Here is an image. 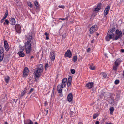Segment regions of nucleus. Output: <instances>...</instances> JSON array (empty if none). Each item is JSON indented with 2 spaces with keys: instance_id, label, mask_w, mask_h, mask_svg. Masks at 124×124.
<instances>
[{
  "instance_id": "obj_9",
  "label": "nucleus",
  "mask_w": 124,
  "mask_h": 124,
  "mask_svg": "<svg viewBox=\"0 0 124 124\" xmlns=\"http://www.w3.org/2000/svg\"><path fill=\"white\" fill-rule=\"evenodd\" d=\"M4 47L6 50L7 51H8L9 49V46L6 40H4Z\"/></svg>"
},
{
  "instance_id": "obj_31",
  "label": "nucleus",
  "mask_w": 124,
  "mask_h": 124,
  "mask_svg": "<svg viewBox=\"0 0 124 124\" xmlns=\"http://www.w3.org/2000/svg\"><path fill=\"white\" fill-rule=\"evenodd\" d=\"M77 57L76 56H75L73 57L74 62H75L77 60Z\"/></svg>"
},
{
  "instance_id": "obj_34",
  "label": "nucleus",
  "mask_w": 124,
  "mask_h": 124,
  "mask_svg": "<svg viewBox=\"0 0 124 124\" xmlns=\"http://www.w3.org/2000/svg\"><path fill=\"white\" fill-rule=\"evenodd\" d=\"M34 90V89L33 88H31L30 90L27 93L28 94H29L31 93Z\"/></svg>"
},
{
  "instance_id": "obj_58",
  "label": "nucleus",
  "mask_w": 124,
  "mask_h": 124,
  "mask_svg": "<svg viewBox=\"0 0 124 124\" xmlns=\"http://www.w3.org/2000/svg\"><path fill=\"white\" fill-rule=\"evenodd\" d=\"M99 122L98 121H96L95 123V124H99Z\"/></svg>"
},
{
  "instance_id": "obj_25",
  "label": "nucleus",
  "mask_w": 124,
  "mask_h": 124,
  "mask_svg": "<svg viewBox=\"0 0 124 124\" xmlns=\"http://www.w3.org/2000/svg\"><path fill=\"white\" fill-rule=\"evenodd\" d=\"M24 90H23V92H21V95L22 96H23L24 94L26 93V89L25 88L24 89Z\"/></svg>"
},
{
  "instance_id": "obj_44",
  "label": "nucleus",
  "mask_w": 124,
  "mask_h": 124,
  "mask_svg": "<svg viewBox=\"0 0 124 124\" xmlns=\"http://www.w3.org/2000/svg\"><path fill=\"white\" fill-rule=\"evenodd\" d=\"M59 7L60 8H62L63 9H64L65 8L64 6L63 5L59 6Z\"/></svg>"
},
{
  "instance_id": "obj_26",
  "label": "nucleus",
  "mask_w": 124,
  "mask_h": 124,
  "mask_svg": "<svg viewBox=\"0 0 124 124\" xmlns=\"http://www.w3.org/2000/svg\"><path fill=\"white\" fill-rule=\"evenodd\" d=\"M115 28L114 27L113 28L111 29H110L108 31L109 32H111V33H113V32H114L115 31Z\"/></svg>"
},
{
  "instance_id": "obj_18",
  "label": "nucleus",
  "mask_w": 124,
  "mask_h": 124,
  "mask_svg": "<svg viewBox=\"0 0 124 124\" xmlns=\"http://www.w3.org/2000/svg\"><path fill=\"white\" fill-rule=\"evenodd\" d=\"M24 123L25 124H33V122L29 119L26 120L24 121Z\"/></svg>"
},
{
  "instance_id": "obj_62",
  "label": "nucleus",
  "mask_w": 124,
  "mask_h": 124,
  "mask_svg": "<svg viewBox=\"0 0 124 124\" xmlns=\"http://www.w3.org/2000/svg\"><path fill=\"white\" fill-rule=\"evenodd\" d=\"M4 124H8L7 122V121H6L4 123Z\"/></svg>"
},
{
  "instance_id": "obj_56",
  "label": "nucleus",
  "mask_w": 124,
  "mask_h": 124,
  "mask_svg": "<svg viewBox=\"0 0 124 124\" xmlns=\"http://www.w3.org/2000/svg\"><path fill=\"white\" fill-rule=\"evenodd\" d=\"M121 52L122 53L124 52V49H122L121 50Z\"/></svg>"
},
{
  "instance_id": "obj_38",
  "label": "nucleus",
  "mask_w": 124,
  "mask_h": 124,
  "mask_svg": "<svg viewBox=\"0 0 124 124\" xmlns=\"http://www.w3.org/2000/svg\"><path fill=\"white\" fill-rule=\"evenodd\" d=\"M28 73H27V72H23V74L24 76V77H26L28 75Z\"/></svg>"
},
{
  "instance_id": "obj_39",
  "label": "nucleus",
  "mask_w": 124,
  "mask_h": 124,
  "mask_svg": "<svg viewBox=\"0 0 124 124\" xmlns=\"http://www.w3.org/2000/svg\"><path fill=\"white\" fill-rule=\"evenodd\" d=\"M90 68L91 70H93L95 69V67L94 66H90Z\"/></svg>"
},
{
  "instance_id": "obj_46",
  "label": "nucleus",
  "mask_w": 124,
  "mask_h": 124,
  "mask_svg": "<svg viewBox=\"0 0 124 124\" xmlns=\"http://www.w3.org/2000/svg\"><path fill=\"white\" fill-rule=\"evenodd\" d=\"M67 78H64L62 80V81L63 82H67Z\"/></svg>"
},
{
  "instance_id": "obj_32",
  "label": "nucleus",
  "mask_w": 124,
  "mask_h": 124,
  "mask_svg": "<svg viewBox=\"0 0 124 124\" xmlns=\"http://www.w3.org/2000/svg\"><path fill=\"white\" fill-rule=\"evenodd\" d=\"M28 72L29 70L28 68L27 67H25L24 70V72L28 73Z\"/></svg>"
},
{
  "instance_id": "obj_45",
  "label": "nucleus",
  "mask_w": 124,
  "mask_h": 124,
  "mask_svg": "<svg viewBox=\"0 0 124 124\" xmlns=\"http://www.w3.org/2000/svg\"><path fill=\"white\" fill-rule=\"evenodd\" d=\"M120 38V37H119V36H115V40H117L118 38Z\"/></svg>"
},
{
  "instance_id": "obj_51",
  "label": "nucleus",
  "mask_w": 124,
  "mask_h": 124,
  "mask_svg": "<svg viewBox=\"0 0 124 124\" xmlns=\"http://www.w3.org/2000/svg\"><path fill=\"white\" fill-rule=\"evenodd\" d=\"M49 36H47L46 37L45 39L46 40H48L49 39Z\"/></svg>"
},
{
  "instance_id": "obj_27",
  "label": "nucleus",
  "mask_w": 124,
  "mask_h": 124,
  "mask_svg": "<svg viewBox=\"0 0 124 124\" xmlns=\"http://www.w3.org/2000/svg\"><path fill=\"white\" fill-rule=\"evenodd\" d=\"M109 110L110 111V114H112L113 112L114 111V109L113 107H111Z\"/></svg>"
},
{
  "instance_id": "obj_22",
  "label": "nucleus",
  "mask_w": 124,
  "mask_h": 124,
  "mask_svg": "<svg viewBox=\"0 0 124 124\" xmlns=\"http://www.w3.org/2000/svg\"><path fill=\"white\" fill-rule=\"evenodd\" d=\"M4 80L6 83H8L9 82L10 78L8 76H7L5 78Z\"/></svg>"
},
{
  "instance_id": "obj_3",
  "label": "nucleus",
  "mask_w": 124,
  "mask_h": 124,
  "mask_svg": "<svg viewBox=\"0 0 124 124\" xmlns=\"http://www.w3.org/2000/svg\"><path fill=\"white\" fill-rule=\"evenodd\" d=\"M114 37V33L109 32L108 31L107 36L105 37V39L106 41H108Z\"/></svg>"
},
{
  "instance_id": "obj_12",
  "label": "nucleus",
  "mask_w": 124,
  "mask_h": 124,
  "mask_svg": "<svg viewBox=\"0 0 124 124\" xmlns=\"http://www.w3.org/2000/svg\"><path fill=\"white\" fill-rule=\"evenodd\" d=\"M121 61L120 59L119 58L118 59L115 61L114 64L115 65L118 66L120 64Z\"/></svg>"
},
{
  "instance_id": "obj_57",
  "label": "nucleus",
  "mask_w": 124,
  "mask_h": 124,
  "mask_svg": "<svg viewBox=\"0 0 124 124\" xmlns=\"http://www.w3.org/2000/svg\"><path fill=\"white\" fill-rule=\"evenodd\" d=\"M38 78V77H35V80L36 81H38V79L37 78Z\"/></svg>"
},
{
  "instance_id": "obj_59",
  "label": "nucleus",
  "mask_w": 124,
  "mask_h": 124,
  "mask_svg": "<svg viewBox=\"0 0 124 124\" xmlns=\"http://www.w3.org/2000/svg\"><path fill=\"white\" fill-rule=\"evenodd\" d=\"M48 110H46V115H47L48 114Z\"/></svg>"
},
{
  "instance_id": "obj_28",
  "label": "nucleus",
  "mask_w": 124,
  "mask_h": 124,
  "mask_svg": "<svg viewBox=\"0 0 124 124\" xmlns=\"http://www.w3.org/2000/svg\"><path fill=\"white\" fill-rule=\"evenodd\" d=\"M9 21L8 20L6 19L5 20V22H4L3 24H6L7 25H8L9 24Z\"/></svg>"
},
{
  "instance_id": "obj_37",
  "label": "nucleus",
  "mask_w": 124,
  "mask_h": 124,
  "mask_svg": "<svg viewBox=\"0 0 124 124\" xmlns=\"http://www.w3.org/2000/svg\"><path fill=\"white\" fill-rule=\"evenodd\" d=\"M4 55H0V62L2 60L4 57Z\"/></svg>"
},
{
  "instance_id": "obj_61",
  "label": "nucleus",
  "mask_w": 124,
  "mask_h": 124,
  "mask_svg": "<svg viewBox=\"0 0 124 124\" xmlns=\"http://www.w3.org/2000/svg\"><path fill=\"white\" fill-rule=\"evenodd\" d=\"M62 83L67 84V82H64V81L63 82L62 81Z\"/></svg>"
},
{
  "instance_id": "obj_16",
  "label": "nucleus",
  "mask_w": 124,
  "mask_h": 124,
  "mask_svg": "<svg viewBox=\"0 0 124 124\" xmlns=\"http://www.w3.org/2000/svg\"><path fill=\"white\" fill-rule=\"evenodd\" d=\"M94 85V83L93 82H89L87 84L86 86L88 89H90Z\"/></svg>"
},
{
  "instance_id": "obj_52",
  "label": "nucleus",
  "mask_w": 124,
  "mask_h": 124,
  "mask_svg": "<svg viewBox=\"0 0 124 124\" xmlns=\"http://www.w3.org/2000/svg\"><path fill=\"white\" fill-rule=\"evenodd\" d=\"M91 50V49L90 48H88L87 49V52H89V51H90Z\"/></svg>"
},
{
  "instance_id": "obj_10",
  "label": "nucleus",
  "mask_w": 124,
  "mask_h": 124,
  "mask_svg": "<svg viewBox=\"0 0 124 124\" xmlns=\"http://www.w3.org/2000/svg\"><path fill=\"white\" fill-rule=\"evenodd\" d=\"M70 50H68L65 54V56L67 57L70 58L72 56Z\"/></svg>"
},
{
  "instance_id": "obj_20",
  "label": "nucleus",
  "mask_w": 124,
  "mask_h": 124,
  "mask_svg": "<svg viewBox=\"0 0 124 124\" xmlns=\"http://www.w3.org/2000/svg\"><path fill=\"white\" fill-rule=\"evenodd\" d=\"M108 101L109 103H112L114 101V97H113L111 96L108 99Z\"/></svg>"
},
{
  "instance_id": "obj_43",
  "label": "nucleus",
  "mask_w": 124,
  "mask_h": 124,
  "mask_svg": "<svg viewBox=\"0 0 124 124\" xmlns=\"http://www.w3.org/2000/svg\"><path fill=\"white\" fill-rule=\"evenodd\" d=\"M35 5L37 7L38 6V3L37 1H35Z\"/></svg>"
},
{
  "instance_id": "obj_47",
  "label": "nucleus",
  "mask_w": 124,
  "mask_h": 124,
  "mask_svg": "<svg viewBox=\"0 0 124 124\" xmlns=\"http://www.w3.org/2000/svg\"><path fill=\"white\" fill-rule=\"evenodd\" d=\"M119 98V96L117 95L116 96V97L115 98V99L117 100H118Z\"/></svg>"
},
{
  "instance_id": "obj_30",
  "label": "nucleus",
  "mask_w": 124,
  "mask_h": 124,
  "mask_svg": "<svg viewBox=\"0 0 124 124\" xmlns=\"http://www.w3.org/2000/svg\"><path fill=\"white\" fill-rule=\"evenodd\" d=\"M98 116V114H93V118L94 119H95Z\"/></svg>"
},
{
  "instance_id": "obj_24",
  "label": "nucleus",
  "mask_w": 124,
  "mask_h": 124,
  "mask_svg": "<svg viewBox=\"0 0 124 124\" xmlns=\"http://www.w3.org/2000/svg\"><path fill=\"white\" fill-rule=\"evenodd\" d=\"M118 67V66H116L115 65H114L113 67V70L115 71V73H116L117 71Z\"/></svg>"
},
{
  "instance_id": "obj_11",
  "label": "nucleus",
  "mask_w": 124,
  "mask_h": 124,
  "mask_svg": "<svg viewBox=\"0 0 124 124\" xmlns=\"http://www.w3.org/2000/svg\"><path fill=\"white\" fill-rule=\"evenodd\" d=\"M110 8V6L108 5L107 6L104 11V15L105 16L107 15L108 12Z\"/></svg>"
},
{
  "instance_id": "obj_17",
  "label": "nucleus",
  "mask_w": 124,
  "mask_h": 124,
  "mask_svg": "<svg viewBox=\"0 0 124 124\" xmlns=\"http://www.w3.org/2000/svg\"><path fill=\"white\" fill-rule=\"evenodd\" d=\"M115 32L119 37L121 38L122 36V32L121 31H119L118 29L116 30L115 31Z\"/></svg>"
},
{
  "instance_id": "obj_5",
  "label": "nucleus",
  "mask_w": 124,
  "mask_h": 124,
  "mask_svg": "<svg viewBox=\"0 0 124 124\" xmlns=\"http://www.w3.org/2000/svg\"><path fill=\"white\" fill-rule=\"evenodd\" d=\"M26 39L27 40V42L30 43L32 39L31 32H29L28 35L26 36Z\"/></svg>"
},
{
  "instance_id": "obj_7",
  "label": "nucleus",
  "mask_w": 124,
  "mask_h": 124,
  "mask_svg": "<svg viewBox=\"0 0 124 124\" xmlns=\"http://www.w3.org/2000/svg\"><path fill=\"white\" fill-rule=\"evenodd\" d=\"M55 54L54 51H52L50 52V54L49 56L50 59L52 60H54L55 59Z\"/></svg>"
},
{
  "instance_id": "obj_13",
  "label": "nucleus",
  "mask_w": 124,
  "mask_h": 124,
  "mask_svg": "<svg viewBox=\"0 0 124 124\" xmlns=\"http://www.w3.org/2000/svg\"><path fill=\"white\" fill-rule=\"evenodd\" d=\"M72 80V77L71 76H70L68 78L67 82V86L69 87L71 85V83Z\"/></svg>"
},
{
  "instance_id": "obj_60",
  "label": "nucleus",
  "mask_w": 124,
  "mask_h": 124,
  "mask_svg": "<svg viewBox=\"0 0 124 124\" xmlns=\"http://www.w3.org/2000/svg\"><path fill=\"white\" fill-rule=\"evenodd\" d=\"M94 41V39H93L91 41V43H93Z\"/></svg>"
},
{
  "instance_id": "obj_54",
  "label": "nucleus",
  "mask_w": 124,
  "mask_h": 124,
  "mask_svg": "<svg viewBox=\"0 0 124 124\" xmlns=\"http://www.w3.org/2000/svg\"><path fill=\"white\" fill-rule=\"evenodd\" d=\"M44 104V106H47V102H45Z\"/></svg>"
},
{
  "instance_id": "obj_8",
  "label": "nucleus",
  "mask_w": 124,
  "mask_h": 124,
  "mask_svg": "<svg viewBox=\"0 0 124 124\" xmlns=\"http://www.w3.org/2000/svg\"><path fill=\"white\" fill-rule=\"evenodd\" d=\"M21 51H19L18 53V54L19 55L20 57H24L25 55V54L23 51L24 50V48L22 47L21 48Z\"/></svg>"
},
{
  "instance_id": "obj_15",
  "label": "nucleus",
  "mask_w": 124,
  "mask_h": 124,
  "mask_svg": "<svg viewBox=\"0 0 124 124\" xmlns=\"http://www.w3.org/2000/svg\"><path fill=\"white\" fill-rule=\"evenodd\" d=\"M63 88L61 85H59L57 86V90L58 93H61L62 92V88Z\"/></svg>"
},
{
  "instance_id": "obj_36",
  "label": "nucleus",
  "mask_w": 124,
  "mask_h": 124,
  "mask_svg": "<svg viewBox=\"0 0 124 124\" xmlns=\"http://www.w3.org/2000/svg\"><path fill=\"white\" fill-rule=\"evenodd\" d=\"M101 4H99L97 6V7L99 9H101Z\"/></svg>"
},
{
  "instance_id": "obj_1",
  "label": "nucleus",
  "mask_w": 124,
  "mask_h": 124,
  "mask_svg": "<svg viewBox=\"0 0 124 124\" xmlns=\"http://www.w3.org/2000/svg\"><path fill=\"white\" fill-rule=\"evenodd\" d=\"M43 65L42 64L39 65L38 68L37 69L35 74V77H40L43 71Z\"/></svg>"
},
{
  "instance_id": "obj_55",
  "label": "nucleus",
  "mask_w": 124,
  "mask_h": 124,
  "mask_svg": "<svg viewBox=\"0 0 124 124\" xmlns=\"http://www.w3.org/2000/svg\"><path fill=\"white\" fill-rule=\"evenodd\" d=\"M67 19V18H60L59 19H61V20H66Z\"/></svg>"
},
{
  "instance_id": "obj_63",
  "label": "nucleus",
  "mask_w": 124,
  "mask_h": 124,
  "mask_svg": "<svg viewBox=\"0 0 124 124\" xmlns=\"http://www.w3.org/2000/svg\"><path fill=\"white\" fill-rule=\"evenodd\" d=\"M123 75L124 77V70L123 71Z\"/></svg>"
},
{
  "instance_id": "obj_49",
  "label": "nucleus",
  "mask_w": 124,
  "mask_h": 124,
  "mask_svg": "<svg viewBox=\"0 0 124 124\" xmlns=\"http://www.w3.org/2000/svg\"><path fill=\"white\" fill-rule=\"evenodd\" d=\"M74 112L72 111H70V115L71 116H73V113Z\"/></svg>"
},
{
  "instance_id": "obj_53",
  "label": "nucleus",
  "mask_w": 124,
  "mask_h": 124,
  "mask_svg": "<svg viewBox=\"0 0 124 124\" xmlns=\"http://www.w3.org/2000/svg\"><path fill=\"white\" fill-rule=\"evenodd\" d=\"M5 19H4V18L3 17V18L2 19L1 21V23L3 22L4 21Z\"/></svg>"
},
{
  "instance_id": "obj_42",
  "label": "nucleus",
  "mask_w": 124,
  "mask_h": 124,
  "mask_svg": "<svg viewBox=\"0 0 124 124\" xmlns=\"http://www.w3.org/2000/svg\"><path fill=\"white\" fill-rule=\"evenodd\" d=\"M102 76L103 78H105L107 76V75L106 74L103 73L102 74Z\"/></svg>"
},
{
  "instance_id": "obj_19",
  "label": "nucleus",
  "mask_w": 124,
  "mask_h": 124,
  "mask_svg": "<svg viewBox=\"0 0 124 124\" xmlns=\"http://www.w3.org/2000/svg\"><path fill=\"white\" fill-rule=\"evenodd\" d=\"M10 23L12 25H14L16 23V20L14 18H11L10 20Z\"/></svg>"
},
{
  "instance_id": "obj_4",
  "label": "nucleus",
  "mask_w": 124,
  "mask_h": 124,
  "mask_svg": "<svg viewBox=\"0 0 124 124\" xmlns=\"http://www.w3.org/2000/svg\"><path fill=\"white\" fill-rule=\"evenodd\" d=\"M98 29L97 26L95 25L92 26L90 29V32L91 34H92L94 32L97 31Z\"/></svg>"
},
{
  "instance_id": "obj_35",
  "label": "nucleus",
  "mask_w": 124,
  "mask_h": 124,
  "mask_svg": "<svg viewBox=\"0 0 124 124\" xmlns=\"http://www.w3.org/2000/svg\"><path fill=\"white\" fill-rule=\"evenodd\" d=\"M28 5L30 7L32 8V5L30 2H28Z\"/></svg>"
},
{
  "instance_id": "obj_2",
  "label": "nucleus",
  "mask_w": 124,
  "mask_h": 124,
  "mask_svg": "<svg viewBox=\"0 0 124 124\" xmlns=\"http://www.w3.org/2000/svg\"><path fill=\"white\" fill-rule=\"evenodd\" d=\"M25 48L27 54H29L31 50V44L30 42H26L25 45Z\"/></svg>"
},
{
  "instance_id": "obj_23",
  "label": "nucleus",
  "mask_w": 124,
  "mask_h": 124,
  "mask_svg": "<svg viewBox=\"0 0 124 124\" xmlns=\"http://www.w3.org/2000/svg\"><path fill=\"white\" fill-rule=\"evenodd\" d=\"M8 10H6L5 14H4V16L3 17V18L4 19H5L7 17V16H8Z\"/></svg>"
},
{
  "instance_id": "obj_64",
  "label": "nucleus",
  "mask_w": 124,
  "mask_h": 124,
  "mask_svg": "<svg viewBox=\"0 0 124 124\" xmlns=\"http://www.w3.org/2000/svg\"><path fill=\"white\" fill-rule=\"evenodd\" d=\"M78 124H83V123L81 122H80Z\"/></svg>"
},
{
  "instance_id": "obj_40",
  "label": "nucleus",
  "mask_w": 124,
  "mask_h": 124,
  "mask_svg": "<svg viewBox=\"0 0 124 124\" xmlns=\"http://www.w3.org/2000/svg\"><path fill=\"white\" fill-rule=\"evenodd\" d=\"M66 84L62 83L60 85L61 86H62L63 88H64L65 87Z\"/></svg>"
},
{
  "instance_id": "obj_48",
  "label": "nucleus",
  "mask_w": 124,
  "mask_h": 124,
  "mask_svg": "<svg viewBox=\"0 0 124 124\" xmlns=\"http://www.w3.org/2000/svg\"><path fill=\"white\" fill-rule=\"evenodd\" d=\"M100 10V9H99V8H98L97 7L96 8H95L94 10L95 11H98Z\"/></svg>"
},
{
  "instance_id": "obj_6",
  "label": "nucleus",
  "mask_w": 124,
  "mask_h": 124,
  "mask_svg": "<svg viewBox=\"0 0 124 124\" xmlns=\"http://www.w3.org/2000/svg\"><path fill=\"white\" fill-rule=\"evenodd\" d=\"M15 29L17 33H20L21 32V27L20 25L17 24L15 25Z\"/></svg>"
},
{
  "instance_id": "obj_14",
  "label": "nucleus",
  "mask_w": 124,
  "mask_h": 124,
  "mask_svg": "<svg viewBox=\"0 0 124 124\" xmlns=\"http://www.w3.org/2000/svg\"><path fill=\"white\" fill-rule=\"evenodd\" d=\"M73 99V95L72 93H70L68 94L67 96V99L69 102L71 101Z\"/></svg>"
},
{
  "instance_id": "obj_29",
  "label": "nucleus",
  "mask_w": 124,
  "mask_h": 124,
  "mask_svg": "<svg viewBox=\"0 0 124 124\" xmlns=\"http://www.w3.org/2000/svg\"><path fill=\"white\" fill-rule=\"evenodd\" d=\"M49 67L48 64V63H46L45 64V70L46 71L47 69Z\"/></svg>"
},
{
  "instance_id": "obj_33",
  "label": "nucleus",
  "mask_w": 124,
  "mask_h": 124,
  "mask_svg": "<svg viewBox=\"0 0 124 124\" xmlns=\"http://www.w3.org/2000/svg\"><path fill=\"white\" fill-rule=\"evenodd\" d=\"M70 70L71 73L72 74H74L75 72V70L74 69H71Z\"/></svg>"
},
{
  "instance_id": "obj_21",
  "label": "nucleus",
  "mask_w": 124,
  "mask_h": 124,
  "mask_svg": "<svg viewBox=\"0 0 124 124\" xmlns=\"http://www.w3.org/2000/svg\"><path fill=\"white\" fill-rule=\"evenodd\" d=\"M4 50L2 47H0V55H4Z\"/></svg>"
},
{
  "instance_id": "obj_50",
  "label": "nucleus",
  "mask_w": 124,
  "mask_h": 124,
  "mask_svg": "<svg viewBox=\"0 0 124 124\" xmlns=\"http://www.w3.org/2000/svg\"><path fill=\"white\" fill-rule=\"evenodd\" d=\"M44 35L47 36H49V35L46 32L44 33Z\"/></svg>"
},
{
  "instance_id": "obj_41",
  "label": "nucleus",
  "mask_w": 124,
  "mask_h": 124,
  "mask_svg": "<svg viewBox=\"0 0 124 124\" xmlns=\"http://www.w3.org/2000/svg\"><path fill=\"white\" fill-rule=\"evenodd\" d=\"M119 82V81L118 80H116L115 81V83L116 84H118Z\"/></svg>"
}]
</instances>
